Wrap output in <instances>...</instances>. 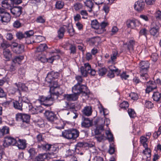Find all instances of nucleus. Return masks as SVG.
<instances>
[{"label": "nucleus", "mask_w": 161, "mask_h": 161, "mask_svg": "<svg viewBox=\"0 0 161 161\" xmlns=\"http://www.w3.org/2000/svg\"><path fill=\"white\" fill-rule=\"evenodd\" d=\"M70 130H65L62 133V135L63 137L68 139H70Z\"/></svg>", "instance_id": "obj_39"}, {"label": "nucleus", "mask_w": 161, "mask_h": 161, "mask_svg": "<svg viewBox=\"0 0 161 161\" xmlns=\"http://www.w3.org/2000/svg\"><path fill=\"white\" fill-rule=\"evenodd\" d=\"M91 25L92 28L97 30V31H99L100 29V24L97 19L92 20L91 23Z\"/></svg>", "instance_id": "obj_30"}, {"label": "nucleus", "mask_w": 161, "mask_h": 161, "mask_svg": "<svg viewBox=\"0 0 161 161\" xmlns=\"http://www.w3.org/2000/svg\"><path fill=\"white\" fill-rule=\"evenodd\" d=\"M9 128L7 126H3L2 129H0V137H3L4 135L8 134Z\"/></svg>", "instance_id": "obj_28"}, {"label": "nucleus", "mask_w": 161, "mask_h": 161, "mask_svg": "<svg viewBox=\"0 0 161 161\" xmlns=\"http://www.w3.org/2000/svg\"><path fill=\"white\" fill-rule=\"evenodd\" d=\"M8 2V0H0L2 7L7 9L11 7L10 4Z\"/></svg>", "instance_id": "obj_35"}, {"label": "nucleus", "mask_w": 161, "mask_h": 161, "mask_svg": "<svg viewBox=\"0 0 161 161\" xmlns=\"http://www.w3.org/2000/svg\"><path fill=\"white\" fill-rule=\"evenodd\" d=\"M44 114L47 120L51 122H52L57 119L56 114L53 112L49 110L46 111Z\"/></svg>", "instance_id": "obj_14"}, {"label": "nucleus", "mask_w": 161, "mask_h": 161, "mask_svg": "<svg viewBox=\"0 0 161 161\" xmlns=\"http://www.w3.org/2000/svg\"><path fill=\"white\" fill-rule=\"evenodd\" d=\"M24 57L22 56H16L13 60V63H19V62H20L22 60L24 59Z\"/></svg>", "instance_id": "obj_47"}, {"label": "nucleus", "mask_w": 161, "mask_h": 161, "mask_svg": "<svg viewBox=\"0 0 161 161\" xmlns=\"http://www.w3.org/2000/svg\"><path fill=\"white\" fill-rule=\"evenodd\" d=\"M79 134V132L76 129H73L71 130V143L72 142V141H74L73 142L76 141V139L78 137Z\"/></svg>", "instance_id": "obj_18"}, {"label": "nucleus", "mask_w": 161, "mask_h": 161, "mask_svg": "<svg viewBox=\"0 0 161 161\" xmlns=\"http://www.w3.org/2000/svg\"><path fill=\"white\" fill-rule=\"evenodd\" d=\"M73 94H71V100H76L78 97L79 93H76V92H73Z\"/></svg>", "instance_id": "obj_57"}, {"label": "nucleus", "mask_w": 161, "mask_h": 161, "mask_svg": "<svg viewBox=\"0 0 161 161\" xmlns=\"http://www.w3.org/2000/svg\"><path fill=\"white\" fill-rule=\"evenodd\" d=\"M82 7V4L80 3H77L75 4L74 5V8L76 10H79L81 9Z\"/></svg>", "instance_id": "obj_55"}, {"label": "nucleus", "mask_w": 161, "mask_h": 161, "mask_svg": "<svg viewBox=\"0 0 161 161\" xmlns=\"http://www.w3.org/2000/svg\"><path fill=\"white\" fill-rule=\"evenodd\" d=\"M30 117L29 115L21 113L17 114L16 115L17 120L22 121L23 123H28L30 121Z\"/></svg>", "instance_id": "obj_10"}, {"label": "nucleus", "mask_w": 161, "mask_h": 161, "mask_svg": "<svg viewBox=\"0 0 161 161\" xmlns=\"http://www.w3.org/2000/svg\"><path fill=\"white\" fill-rule=\"evenodd\" d=\"M48 48L47 44L45 43L41 44L36 48V52L42 53Z\"/></svg>", "instance_id": "obj_27"}, {"label": "nucleus", "mask_w": 161, "mask_h": 161, "mask_svg": "<svg viewBox=\"0 0 161 161\" xmlns=\"http://www.w3.org/2000/svg\"><path fill=\"white\" fill-rule=\"evenodd\" d=\"M161 134V125L159 127L158 131L154 134L153 136L157 138Z\"/></svg>", "instance_id": "obj_61"}, {"label": "nucleus", "mask_w": 161, "mask_h": 161, "mask_svg": "<svg viewBox=\"0 0 161 161\" xmlns=\"http://www.w3.org/2000/svg\"><path fill=\"white\" fill-rule=\"evenodd\" d=\"M24 46L19 44L18 46L16 48H14L13 51L14 53L17 54H20L24 52Z\"/></svg>", "instance_id": "obj_29"}, {"label": "nucleus", "mask_w": 161, "mask_h": 161, "mask_svg": "<svg viewBox=\"0 0 161 161\" xmlns=\"http://www.w3.org/2000/svg\"><path fill=\"white\" fill-rule=\"evenodd\" d=\"M11 19L10 14L6 12L1 17H0V21L3 24H6L10 21Z\"/></svg>", "instance_id": "obj_17"}, {"label": "nucleus", "mask_w": 161, "mask_h": 161, "mask_svg": "<svg viewBox=\"0 0 161 161\" xmlns=\"http://www.w3.org/2000/svg\"><path fill=\"white\" fill-rule=\"evenodd\" d=\"M161 97V94L158 92H154L153 95V98L154 100L158 101Z\"/></svg>", "instance_id": "obj_41"}, {"label": "nucleus", "mask_w": 161, "mask_h": 161, "mask_svg": "<svg viewBox=\"0 0 161 161\" xmlns=\"http://www.w3.org/2000/svg\"><path fill=\"white\" fill-rule=\"evenodd\" d=\"M144 105L146 108H151L153 106V104L151 101L147 100L145 101Z\"/></svg>", "instance_id": "obj_54"}, {"label": "nucleus", "mask_w": 161, "mask_h": 161, "mask_svg": "<svg viewBox=\"0 0 161 161\" xmlns=\"http://www.w3.org/2000/svg\"><path fill=\"white\" fill-rule=\"evenodd\" d=\"M92 121L88 118H84L81 122V125L82 127L87 128L92 125Z\"/></svg>", "instance_id": "obj_19"}, {"label": "nucleus", "mask_w": 161, "mask_h": 161, "mask_svg": "<svg viewBox=\"0 0 161 161\" xmlns=\"http://www.w3.org/2000/svg\"><path fill=\"white\" fill-rule=\"evenodd\" d=\"M64 27H61L58 31V35L60 38H63L64 35Z\"/></svg>", "instance_id": "obj_48"}, {"label": "nucleus", "mask_w": 161, "mask_h": 161, "mask_svg": "<svg viewBox=\"0 0 161 161\" xmlns=\"http://www.w3.org/2000/svg\"><path fill=\"white\" fill-rule=\"evenodd\" d=\"M17 140V142L15 145L19 149L24 150L26 147V141L25 139H20L18 138Z\"/></svg>", "instance_id": "obj_12"}, {"label": "nucleus", "mask_w": 161, "mask_h": 161, "mask_svg": "<svg viewBox=\"0 0 161 161\" xmlns=\"http://www.w3.org/2000/svg\"><path fill=\"white\" fill-rule=\"evenodd\" d=\"M99 108L100 112H103L104 116L109 114L108 111L107 109L104 108L101 105V106L99 107Z\"/></svg>", "instance_id": "obj_49"}, {"label": "nucleus", "mask_w": 161, "mask_h": 161, "mask_svg": "<svg viewBox=\"0 0 161 161\" xmlns=\"http://www.w3.org/2000/svg\"><path fill=\"white\" fill-rule=\"evenodd\" d=\"M36 56L38 60L42 62L45 63L47 61V58L45 55H43L42 53L36 52Z\"/></svg>", "instance_id": "obj_21"}, {"label": "nucleus", "mask_w": 161, "mask_h": 161, "mask_svg": "<svg viewBox=\"0 0 161 161\" xmlns=\"http://www.w3.org/2000/svg\"><path fill=\"white\" fill-rule=\"evenodd\" d=\"M106 134L108 139L111 142H113L114 139L113 134L109 130H107L106 132Z\"/></svg>", "instance_id": "obj_42"}, {"label": "nucleus", "mask_w": 161, "mask_h": 161, "mask_svg": "<svg viewBox=\"0 0 161 161\" xmlns=\"http://www.w3.org/2000/svg\"><path fill=\"white\" fill-rule=\"evenodd\" d=\"M3 55L6 60H8L11 57V54L8 49H4L3 50Z\"/></svg>", "instance_id": "obj_31"}, {"label": "nucleus", "mask_w": 161, "mask_h": 161, "mask_svg": "<svg viewBox=\"0 0 161 161\" xmlns=\"http://www.w3.org/2000/svg\"><path fill=\"white\" fill-rule=\"evenodd\" d=\"M58 148L57 147L54 146L53 145H51L49 149V151L51 152V153H54L58 152Z\"/></svg>", "instance_id": "obj_52"}, {"label": "nucleus", "mask_w": 161, "mask_h": 161, "mask_svg": "<svg viewBox=\"0 0 161 161\" xmlns=\"http://www.w3.org/2000/svg\"><path fill=\"white\" fill-rule=\"evenodd\" d=\"M128 113L130 118H134L136 116V114L134 110L132 109H129Z\"/></svg>", "instance_id": "obj_51"}, {"label": "nucleus", "mask_w": 161, "mask_h": 161, "mask_svg": "<svg viewBox=\"0 0 161 161\" xmlns=\"http://www.w3.org/2000/svg\"><path fill=\"white\" fill-rule=\"evenodd\" d=\"M100 39L98 37H94L89 39V42L91 45H93L98 43L100 41Z\"/></svg>", "instance_id": "obj_34"}, {"label": "nucleus", "mask_w": 161, "mask_h": 161, "mask_svg": "<svg viewBox=\"0 0 161 161\" xmlns=\"http://www.w3.org/2000/svg\"><path fill=\"white\" fill-rule=\"evenodd\" d=\"M99 4H96L93 5L92 7L88 10L89 12L92 11L94 14H96L99 10Z\"/></svg>", "instance_id": "obj_38"}, {"label": "nucleus", "mask_w": 161, "mask_h": 161, "mask_svg": "<svg viewBox=\"0 0 161 161\" xmlns=\"http://www.w3.org/2000/svg\"><path fill=\"white\" fill-rule=\"evenodd\" d=\"M107 72V69L104 68H102L98 69V73L100 76H102L105 75Z\"/></svg>", "instance_id": "obj_44"}, {"label": "nucleus", "mask_w": 161, "mask_h": 161, "mask_svg": "<svg viewBox=\"0 0 161 161\" xmlns=\"http://www.w3.org/2000/svg\"><path fill=\"white\" fill-rule=\"evenodd\" d=\"M148 31L145 28H143L141 30L139 34L140 35H144L146 36Z\"/></svg>", "instance_id": "obj_63"}, {"label": "nucleus", "mask_w": 161, "mask_h": 161, "mask_svg": "<svg viewBox=\"0 0 161 161\" xmlns=\"http://www.w3.org/2000/svg\"><path fill=\"white\" fill-rule=\"evenodd\" d=\"M10 45L7 42H3L1 44V47L3 48V49H7L6 48L9 47Z\"/></svg>", "instance_id": "obj_64"}, {"label": "nucleus", "mask_w": 161, "mask_h": 161, "mask_svg": "<svg viewBox=\"0 0 161 161\" xmlns=\"http://www.w3.org/2000/svg\"><path fill=\"white\" fill-rule=\"evenodd\" d=\"M91 67L89 63H85L84 66L80 68V71L81 75L84 76H86L88 72H89Z\"/></svg>", "instance_id": "obj_13"}, {"label": "nucleus", "mask_w": 161, "mask_h": 161, "mask_svg": "<svg viewBox=\"0 0 161 161\" xmlns=\"http://www.w3.org/2000/svg\"><path fill=\"white\" fill-rule=\"evenodd\" d=\"M140 141L142 145L145 148V150L143 151V154L145 155L147 158L150 157L151 151L147 147V138L144 136H142L140 137Z\"/></svg>", "instance_id": "obj_5"}, {"label": "nucleus", "mask_w": 161, "mask_h": 161, "mask_svg": "<svg viewBox=\"0 0 161 161\" xmlns=\"http://www.w3.org/2000/svg\"><path fill=\"white\" fill-rule=\"evenodd\" d=\"M28 152L30 154V157L31 158H32L36 154L35 149L34 148H30Z\"/></svg>", "instance_id": "obj_43"}, {"label": "nucleus", "mask_w": 161, "mask_h": 161, "mask_svg": "<svg viewBox=\"0 0 161 161\" xmlns=\"http://www.w3.org/2000/svg\"><path fill=\"white\" fill-rule=\"evenodd\" d=\"M159 29V26L156 25L155 23L153 22L151 25V29L150 30V33L151 35L155 36L158 34Z\"/></svg>", "instance_id": "obj_16"}, {"label": "nucleus", "mask_w": 161, "mask_h": 161, "mask_svg": "<svg viewBox=\"0 0 161 161\" xmlns=\"http://www.w3.org/2000/svg\"><path fill=\"white\" fill-rule=\"evenodd\" d=\"M107 22L103 21L100 25V29L96 32L98 34H101L103 33L105 31L104 28L108 25Z\"/></svg>", "instance_id": "obj_24"}, {"label": "nucleus", "mask_w": 161, "mask_h": 161, "mask_svg": "<svg viewBox=\"0 0 161 161\" xmlns=\"http://www.w3.org/2000/svg\"><path fill=\"white\" fill-rule=\"evenodd\" d=\"M135 44V41L133 40H130L126 44L127 45L128 49L130 52H132L134 50V46Z\"/></svg>", "instance_id": "obj_32"}, {"label": "nucleus", "mask_w": 161, "mask_h": 161, "mask_svg": "<svg viewBox=\"0 0 161 161\" xmlns=\"http://www.w3.org/2000/svg\"><path fill=\"white\" fill-rule=\"evenodd\" d=\"M158 58V55L156 53H153L151 56V59L154 62H156Z\"/></svg>", "instance_id": "obj_62"}, {"label": "nucleus", "mask_w": 161, "mask_h": 161, "mask_svg": "<svg viewBox=\"0 0 161 161\" xmlns=\"http://www.w3.org/2000/svg\"><path fill=\"white\" fill-rule=\"evenodd\" d=\"M44 135L40 134L37 135L36 136V139L37 140V142L39 144L40 143V144H41V143H44Z\"/></svg>", "instance_id": "obj_36"}, {"label": "nucleus", "mask_w": 161, "mask_h": 161, "mask_svg": "<svg viewBox=\"0 0 161 161\" xmlns=\"http://www.w3.org/2000/svg\"><path fill=\"white\" fill-rule=\"evenodd\" d=\"M14 85L16 87V88L15 89V91L19 90H26L27 89V87L25 85L21 82H19L18 83H15Z\"/></svg>", "instance_id": "obj_25"}, {"label": "nucleus", "mask_w": 161, "mask_h": 161, "mask_svg": "<svg viewBox=\"0 0 161 161\" xmlns=\"http://www.w3.org/2000/svg\"><path fill=\"white\" fill-rule=\"evenodd\" d=\"M34 34L33 31L32 30L29 31H27L25 33V38H27L30 37L31 36H32Z\"/></svg>", "instance_id": "obj_56"}, {"label": "nucleus", "mask_w": 161, "mask_h": 161, "mask_svg": "<svg viewBox=\"0 0 161 161\" xmlns=\"http://www.w3.org/2000/svg\"><path fill=\"white\" fill-rule=\"evenodd\" d=\"M82 112L85 115L88 116H90L92 113L91 107L88 106L85 107L82 111Z\"/></svg>", "instance_id": "obj_22"}, {"label": "nucleus", "mask_w": 161, "mask_h": 161, "mask_svg": "<svg viewBox=\"0 0 161 161\" xmlns=\"http://www.w3.org/2000/svg\"><path fill=\"white\" fill-rule=\"evenodd\" d=\"M59 58V56L57 55L56 56H52L48 58H47V61L46 62H47L49 63H52L54 60L58 59Z\"/></svg>", "instance_id": "obj_50"}, {"label": "nucleus", "mask_w": 161, "mask_h": 161, "mask_svg": "<svg viewBox=\"0 0 161 161\" xmlns=\"http://www.w3.org/2000/svg\"><path fill=\"white\" fill-rule=\"evenodd\" d=\"M145 3L142 1H138L135 2L134 8L138 12H141L144 8Z\"/></svg>", "instance_id": "obj_15"}, {"label": "nucleus", "mask_w": 161, "mask_h": 161, "mask_svg": "<svg viewBox=\"0 0 161 161\" xmlns=\"http://www.w3.org/2000/svg\"><path fill=\"white\" fill-rule=\"evenodd\" d=\"M55 99V97H52V95L50 94V95L47 97H45L43 96H40L38 101L41 103V104L45 105L47 106H50L52 104V103L50 104H45L43 103V102H47L49 101H53Z\"/></svg>", "instance_id": "obj_8"}, {"label": "nucleus", "mask_w": 161, "mask_h": 161, "mask_svg": "<svg viewBox=\"0 0 161 161\" xmlns=\"http://www.w3.org/2000/svg\"><path fill=\"white\" fill-rule=\"evenodd\" d=\"M85 4L86 6L89 8L90 9L93 5L92 2L90 0H87L85 2Z\"/></svg>", "instance_id": "obj_59"}, {"label": "nucleus", "mask_w": 161, "mask_h": 161, "mask_svg": "<svg viewBox=\"0 0 161 161\" xmlns=\"http://www.w3.org/2000/svg\"><path fill=\"white\" fill-rule=\"evenodd\" d=\"M17 142V139L10 136H6L4 137L3 145L4 147H7L10 145L15 146Z\"/></svg>", "instance_id": "obj_9"}, {"label": "nucleus", "mask_w": 161, "mask_h": 161, "mask_svg": "<svg viewBox=\"0 0 161 161\" xmlns=\"http://www.w3.org/2000/svg\"><path fill=\"white\" fill-rule=\"evenodd\" d=\"M64 5V3L61 1H58L55 4L56 8L58 9H60L63 8Z\"/></svg>", "instance_id": "obj_53"}, {"label": "nucleus", "mask_w": 161, "mask_h": 161, "mask_svg": "<svg viewBox=\"0 0 161 161\" xmlns=\"http://www.w3.org/2000/svg\"><path fill=\"white\" fill-rule=\"evenodd\" d=\"M131 98L133 100H136L139 98V96L136 93L134 92H131L129 95Z\"/></svg>", "instance_id": "obj_46"}, {"label": "nucleus", "mask_w": 161, "mask_h": 161, "mask_svg": "<svg viewBox=\"0 0 161 161\" xmlns=\"http://www.w3.org/2000/svg\"><path fill=\"white\" fill-rule=\"evenodd\" d=\"M115 151L114 145L113 144V143H112V144L110 145L109 146V153L110 154H113L114 153Z\"/></svg>", "instance_id": "obj_60"}, {"label": "nucleus", "mask_w": 161, "mask_h": 161, "mask_svg": "<svg viewBox=\"0 0 161 161\" xmlns=\"http://www.w3.org/2000/svg\"><path fill=\"white\" fill-rule=\"evenodd\" d=\"M103 126L104 125L103 124H102L100 127H97L96 129L95 130V134L97 135L100 133V132L99 131V130H103Z\"/></svg>", "instance_id": "obj_58"}, {"label": "nucleus", "mask_w": 161, "mask_h": 161, "mask_svg": "<svg viewBox=\"0 0 161 161\" xmlns=\"http://www.w3.org/2000/svg\"><path fill=\"white\" fill-rule=\"evenodd\" d=\"M60 106L61 107L64 108L66 110L70 109V102L64 101L62 102L60 104Z\"/></svg>", "instance_id": "obj_33"}, {"label": "nucleus", "mask_w": 161, "mask_h": 161, "mask_svg": "<svg viewBox=\"0 0 161 161\" xmlns=\"http://www.w3.org/2000/svg\"><path fill=\"white\" fill-rule=\"evenodd\" d=\"M50 87L49 92L52 97H54L56 96V98H57L58 97L61 95L64 92L63 90L60 87L59 85L58 84L57 82H55L53 84L49 85Z\"/></svg>", "instance_id": "obj_3"}, {"label": "nucleus", "mask_w": 161, "mask_h": 161, "mask_svg": "<svg viewBox=\"0 0 161 161\" xmlns=\"http://www.w3.org/2000/svg\"><path fill=\"white\" fill-rule=\"evenodd\" d=\"M118 56V54L117 51L116 50H114L111 55V60L109 61L108 62H111L112 64H114Z\"/></svg>", "instance_id": "obj_23"}, {"label": "nucleus", "mask_w": 161, "mask_h": 161, "mask_svg": "<svg viewBox=\"0 0 161 161\" xmlns=\"http://www.w3.org/2000/svg\"><path fill=\"white\" fill-rule=\"evenodd\" d=\"M22 8L20 6H15L10 8V12L15 17H19L22 13Z\"/></svg>", "instance_id": "obj_11"}, {"label": "nucleus", "mask_w": 161, "mask_h": 161, "mask_svg": "<svg viewBox=\"0 0 161 161\" xmlns=\"http://www.w3.org/2000/svg\"><path fill=\"white\" fill-rule=\"evenodd\" d=\"M47 157L46 153L40 154L35 158V161H44V159Z\"/></svg>", "instance_id": "obj_37"}, {"label": "nucleus", "mask_w": 161, "mask_h": 161, "mask_svg": "<svg viewBox=\"0 0 161 161\" xmlns=\"http://www.w3.org/2000/svg\"><path fill=\"white\" fill-rule=\"evenodd\" d=\"M119 106L121 108L126 109L129 107V104L127 101H124L119 104Z\"/></svg>", "instance_id": "obj_45"}, {"label": "nucleus", "mask_w": 161, "mask_h": 161, "mask_svg": "<svg viewBox=\"0 0 161 161\" xmlns=\"http://www.w3.org/2000/svg\"><path fill=\"white\" fill-rule=\"evenodd\" d=\"M87 88L84 85H81L80 83H77L72 87V92H76V93L82 92L83 95L88 97Z\"/></svg>", "instance_id": "obj_4"}, {"label": "nucleus", "mask_w": 161, "mask_h": 161, "mask_svg": "<svg viewBox=\"0 0 161 161\" xmlns=\"http://www.w3.org/2000/svg\"><path fill=\"white\" fill-rule=\"evenodd\" d=\"M126 25L128 28L133 29L136 27L139 26L141 25L140 21L135 19H128Z\"/></svg>", "instance_id": "obj_7"}, {"label": "nucleus", "mask_w": 161, "mask_h": 161, "mask_svg": "<svg viewBox=\"0 0 161 161\" xmlns=\"http://www.w3.org/2000/svg\"><path fill=\"white\" fill-rule=\"evenodd\" d=\"M150 64L148 61H142L139 64L141 76L146 80L149 78L147 73L149 68Z\"/></svg>", "instance_id": "obj_2"}, {"label": "nucleus", "mask_w": 161, "mask_h": 161, "mask_svg": "<svg viewBox=\"0 0 161 161\" xmlns=\"http://www.w3.org/2000/svg\"><path fill=\"white\" fill-rule=\"evenodd\" d=\"M11 102L15 109L20 111H22L23 109L30 108L31 105L29 100L24 96L19 97L18 101L13 100Z\"/></svg>", "instance_id": "obj_1"}, {"label": "nucleus", "mask_w": 161, "mask_h": 161, "mask_svg": "<svg viewBox=\"0 0 161 161\" xmlns=\"http://www.w3.org/2000/svg\"><path fill=\"white\" fill-rule=\"evenodd\" d=\"M41 106L32 107L31 108V111L33 114H37L41 112Z\"/></svg>", "instance_id": "obj_40"}, {"label": "nucleus", "mask_w": 161, "mask_h": 161, "mask_svg": "<svg viewBox=\"0 0 161 161\" xmlns=\"http://www.w3.org/2000/svg\"><path fill=\"white\" fill-rule=\"evenodd\" d=\"M51 145L45 142L44 143H41V144H38V147L40 149L47 151H49L50 147Z\"/></svg>", "instance_id": "obj_26"}, {"label": "nucleus", "mask_w": 161, "mask_h": 161, "mask_svg": "<svg viewBox=\"0 0 161 161\" xmlns=\"http://www.w3.org/2000/svg\"><path fill=\"white\" fill-rule=\"evenodd\" d=\"M149 84H150V86H147L146 89V92L147 93H149L152 92L153 90L156 88L157 86L156 83L153 81H149Z\"/></svg>", "instance_id": "obj_20"}, {"label": "nucleus", "mask_w": 161, "mask_h": 161, "mask_svg": "<svg viewBox=\"0 0 161 161\" xmlns=\"http://www.w3.org/2000/svg\"><path fill=\"white\" fill-rule=\"evenodd\" d=\"M58 76L59 73L58 72L51 71L47 74L45 79L46 81L49 83V85L52 84L55 82H57V81L54 80L53 79L57 78Z\"/></svg>", "instance_id": "obj_6"}]
</instances>
